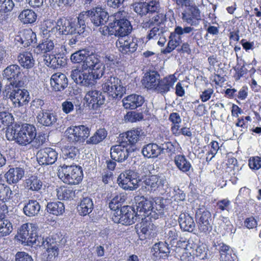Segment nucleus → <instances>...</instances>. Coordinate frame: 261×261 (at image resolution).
<instances>
[{
  "label": "nucleus",
  "instance_id": "nucleus-1",
  "mask_svg": "<svg viewBox=\"0 0 261 261\" xmlns=\"http://www.w3.org/2000/svg\"><path fill=\"white\" fill-rule=\"evenodd\" d=\"M125 199L126 196L124 194H118L109 203V207L111 210L115 211L112 218L114 222L129 225L137 221L139 216L136 215V211L134 206H122Z\"/></svg>",
  "mask_w": 261,
  "mask_h": 261
},
{
  "label": "nucleus",
  "instance_id": "nucleus-2",
  "mask_svg": "<svg viewBox=\"0 0 261 261\" xmlns=\"http://www.w3.org/2000/svg\"><path fill=\"white\" fill-rule=\"evenodd\" d=\"M136 205L134 206L136 211V215L141 218H146L151 220H156L164 215L165 205L164 199L156 201L147 199L144 197H138L135 199Z\"/></svg>",
  "mask_w": 261,
  "mask_h": 261
},
{
  "label": "nucleus",
  "instance_id": "nucleus-3",
  "mask_svg": "<svg viewBox=\"0 0 261 261\" xmlns=\"http://www.w3.org/2000/svg\"><path fill=\"white\" fill-rule=\"evenodd\" d=\"M88 59L86 62L85 65H82L81 75L79 76V84L85 86L94 84L95 80L99 79L105 73V65L98 59Z\"/></svg>",
  "mask_w": 261,
  "mask_h": 261
},
{
  "label": "nucleus",
  "instance_id": "nucleus-4",
  "mask_svg": "<svg viewBox=\"0 0 261 261\" xmlns=\"http://www.w3.org/2000/svg\"><path fill=\"white\" fill-rule=\"evenodd\" d=\"M36 136V127L28 123L23 124L21 126L15 125L14 126L8 128L6 132V136L8 140H14L21 145L31 143Z\"/></svg>",
  "mask_w": 261,
  "mask_h": 261
},
{
  "label": "nucleus",
  "instance_id": "nucleus-5",
  "mask_svg": "<svg viewBox=\"0 0 261 261\" xmlns=\"http://www.w3.org/2000/svg\"><path fill=\"white\" fill-rule=\"evenodd\" d=\"M102 90L109 97L110 99H121L126 89L122 85L121 80L110 73L109 69L105 68V73L102 75Z\"/></svg>",
  "mask_w": 261,
  "mask_h": 261
},
{
  "label": "nucleus",
  "instance_id": "nucleus-6",
  "mask_svg": "<svg viewBox=\"0 0 261 261\" xmlns=\"http://www.w3.org/2000/svg\"><path fill=\"white\" fill-rule=\"evenodd\" d=\"M126 13L124 11H119L114 15V19L112 22V33L118 37V39L128 36L132 31V26L126 18Z\"/></svg>",
  "mask_w": 261,
  "mask_h": 261
},
{
  "label": "nucleus",
  "instance_id": "nucleus-7",
  "mask_svg": "<svg viewBox=\"0 0 261 261\" xmlns=\"http://www.w3.org/2000/svg\"><path fill=\"white\" fill-rule=\"evenodd\" d=\"M22 87L15 85L6 86V96L10 99L15 107L23 106L29 101V92L25 89H21Z\"/></svg>",
  "mask_w": 261,
  "mask_h": 261
},
{
  "label": "nucleus",
  "instance_id": "nucleus-8",
  "mask_svg": "<svg viewBox=\"0 0 261 261\" xmlns=\"http://www.w3.org/2000/svg\"><path fill=\"white\" fill-rule=\"evenodd\" d=\"M18 239L24 245L32 246L35 244L37 246V243H40L41 241L39 239L42 238L37 235L36 230L33 226L32 224H23L18 231Z\"/></svg>",
  "mask_w": 261,
  "mask_h": 261
},
{
  "label": "nucleus",
  "instance_id": "nucleus-9",
  "mask_svg": "<svg viewBox=\"0 0 261 261\" xmlns=\"http://www.w3.org/2000/svg\"><path fill=\"white\" fill-rule=\"evenodd\" d=\"M119 186L124 190L130 191L136 189L141 181L139 174L132 170H127L121 173L118 177Z\"/></svg>",
  "mask_w": 261,
  "mask_h": 261
},
{
  "label": "nucleus",
  "instance_id": "nucleus-10",
  "mask_svg": "<svg viewBox=\"0 0 261 261\" xmlns=\"http://www.w3.org/2000/svg\"><path fill=\"white\" fill-rule=\"evenodd\" d=\"M90 10L81 12L79 16L73 15L69 17L68 19V33L73 34L74 33L80 34V32H84V29L86 27V23L89 18L90 19Z\"/></svg>",
  "mask_w": 261,
  "mask_h": 261
},
{
  "label": "nucleus",
  "instance_id": "nucleus-11",
  "mask_svg": "<svg viewBox=\"0 0 261 261\" xmlns=\"http://www.w3.org/2000/svg\"><path fill=\"white\" fill-rule=\"evenodd\" d=\"M132 9L138 15L143 17L147 14L150 15L161 9L159 0H149L145 2H137L134 3Z\"/></svg>",
  "mask_w": 261,
  "mask_h": 261
},
{
  "label": "nucleus",
  "instance_id": "nucleus-12",
  "mask_svg": "<svg viewBox=\"0 0 261 261\" xmlns=\"http://www.w3.org/2000/svg\"><path fill=\"white\" fill-rule=\"evenodd\" d=\"M36 42V35L31 29H24L19 32L14 38V43L17 47H27Z\"/></svg>",
  "mask_w": 261,
  "mask_h": 261
},
{
  "label": "nucleus",
  "instance_id": "nucleus-13",
  "mask_svg": "<svg viewBox=\"0 0 261 261\" xmlns=\"http://www.w3.org/2000/svg\"><path fill=\"white\" fill-rule=\"evenodd\" d=\"M4 78L10 82L9 85L23 86L22 74L20 67L16 64L10 65L6 68L3 73Z\"/></svg>",
  "mask_w": 261,
  "mask_h": 261
},
{
  "label": "nucleus",
  "instance_id": "nucleus-14",
  "mask_svg": "<svg viewBox=\"0 0 261 261\" xmlns=\"http://www.w3.org/2000/svg\"><path fill=\"white\" fill-rule=\"evenodd\" d=\"M181 19L184 22L190 24V27H197L201 20L200 10L195 5L192 4L181 13Z\"/></svg>",
  "mask_w": 261,
  "mask_h": 261
},
{
  "label": "nucleus",
  "instance_id": "nucleus-15",
  "mask_svg": "<svg viewBox=\"0 0 261 261\" xmlns=\"http://www.w3.org/2000/svg\"><path fill=\"white\" fill-rule=\"evenodd\" d=\"M138 42L137 38L127 36L118 39L116 42V45L121 53L129 54L134 53L137 50Z\"/></svg>",
  "mask_w": 261,
  "mask_h": 261
},
{
  "label": "nucleus",
  "instance_id": "nucleus-16",
  "mask_svg": "<svg viewBox=\"0 0 261 261\" xmlns=\"http://www.w3.org/2000/svg\"><path fill=\"white\" fill-rule=\"evenodd\" d=\"M195 215L198 219V227L201 232L207 233L212 229L211 214L209 211L199 208Z\"/></svg>",
  "mask_w": 261,
  "mask_h": 261
},
{
  "label": "nucleus",
  "instance_id": "nucleus-17",
  "mask_svg": "<svg viewBox=\"0 0 261 261\" xmlns=\"http://www.w3.org/2000/svg\"><path fill=\"white\" fill-rule=\"evenodd\" d=\"M128 143L125 141H121L119 144L111 148V157L115 161L122 162L126 160L129 155L127 148Z\"/></svg>",
  "mask_w": 261,
  "mask_h": 261
},
{
  "label": "nucleus",
  "instance_id": "nucleus-18",
  "mask_svg": "<svg viewBox=\"0 0 261 261\" xmlns=\"http://www.w3.org/2000/svg\"><path fill=\"white\" fill-rule=\"evenodd\" d=\"M194 30L193 27L176 26L173 33L170 34L168 44L174 49L182 42L181 37L184 34H190Z\"/></svg>",
  "mask_w": 261,
  "mask_h": 261
},
{
  "label": "nucleus",
  "instance_id": "nucleus-19",
  "mask_svg": "<svg viewBox=\"0 0 261 261\" xmlns=\"http://www.w3.org/2000/svg\"><path fill=\"white\" fill-rule=\"evenodd\" d=\"M90 20L95 26L105 25L108 21L109 15L107 12L100 7H96L90 9Z\"/></svg>",
  "mask_w": 261,
  "mask_h": 261
},
{
  "label": "nucleus",
  "instance_id": "nucleus-20",
  "mask_svg": "<svg viewBox=\"0 0 261 261\" xmlns=\"http://www.w3.org/2000/svg\"><path fill=\"white\" fill-rule=\"evenodd\" d=\"M140 220L141 222L136 225V229L140 239L144 240L149 236L155 226L152 222L153 220L146 218H141Z\"/></svg>",
  "mask_w": 261,
  "mask_h": 261
},
{
  "label": "nucleus",
  "instance_id": "nucleus-21",
  "mask_svg": "<svg viewBox=\"0 0 261 261\" xmlns=\"http://www.w3.org/2000/svg\"><path fill=\"white\" fill-rule=\"evenodd\" d=\"M57 155V153L53 149L45 148L37 152V159L40 165H51L56 162Z\"/></svg>",
  "mask_w": 261,
  "mask_h": 261
},
{
  "label": "nucleus",
  "instance_id": "nucleus-22",
  "mask_svg": "<svg viewBox=\"0 0 261 261\" xmlns=\"http://www.w3.org/2000/svg\"><path fill=\"white\" fill-rule=\"evenodd\" d=\"M100 56L94 53L89 48L80 50L71 55L70 60L73 63H80L83 62L82 65H85L86 62L89 59L92 62L94 59H98Z\"/></svg>",
  "mask_w": 261,
  "mask_h": 261
},
{
  "label": "nucleus",
  "instance_id": "nucleus-23",
  "mask_svg": "<svg viewBox=\"0 0 261 261\" xmlns=\"http://www.w3.org/2000/svg\"><path fill=\"white\" fill-rule=\"evenodd\" d=\"M41 242L37 243V246L43 247L46 249V252L44 253L47 256V259H50L53 257L57 256L59 253V248L57 247V242L52 238H39Z\"/></svg>",
  "mask_w": 261,
  "mask_h": 261
},
{
  "label": "nucleus",
  "instance_id": "nucleus-24",
  "mask_svg": "<svg viewBox=\"0 0 261 261\" xmlns=\"http://www.w3.org/2000/svg\"><path fill=\"white\" fill-rule=\"evenodd\" d=\"M105 97V95H102L101 92L97 90H91L87 93L84 99L89 107L96 109L98 106L104 103Z\"/></svg>",
  "mask_w": 261,
  "mask_h": 261
},
{
  "label": "nucleus",
  "instance_id": "nucleus-25",
  "mask_svg": "<svg viewBox=\"0 0 261 261\" xmlns=\"http://www.w3.org/2000/svg\"><path fill=\"white\" fill-rule=\"evenodd\" d=\"M66 184H78L82 179L83 173L81 167L77 166H66Z\"/></svg>",
  "mask_w": 261,
  "mask_h": 261
},
{
  "label": "nucleus",
  "instance_id": "nucleus-26",
  "mask_svg": "<svg viewBox=\"0 0 261 261\" xmlns=\"http://www.w3.org/2000/svg\"><path fill=\"white\" fill-rule=\"evenodd\" d=\"M176 79L174 75L166 76L158 82V84L155 89V91L162 95H164L173 88Z\"/></svg>",
  "mask_w": 261,
  "mask_h": 261
},
{
  "label": "nucleus",
  "instance_id": "nucleus-27",
  "mask_svg": "<svg viewBox=\"0 0 261 261\" xmlns=\"http://www.w3.org/2000/svg\"><path fill=\"white\" fill-rule=\"evenodd\" d=\"M178 223L184 231L193 232L195 229V223L193 217L187 213H181L178 217Z\"/></svg>",
  "mask_w": 261,
  "mask_h": 261
},
{
  "label": "nucleus",
  "instance_id": "nucleus-28",
  "mask_svg": "<svg viewBox=\"0 0 261 261\" xmlns=\"http://www.w3.org/2000/svg\"><path fill=\"white\" fill-rule=\"evenodd\" d=\"M24 173L23 167L11 168L5 174V178L9 184H16L24 176Z\"/></svg>",
  "mask_w": 261,
  "mask_h": 261
},
{
  "label": "nucleus",
  "instance_id": "nucleus-29",
  "mask_svg": "<svg viewBox=\"0 0 261 261\" xmlns=\"http://www.w3.org/2000/svg\"><path fill=\"white\" fill-rule=\"evenodd\" d=\"M145 184L150 187L151 190L155 191L163 188L167 183L166 178L163 174L152 175L144 181Z\"/></svg>",
  "mask_w": 261,
  "mask_h": 261
},
{
  "label": "nucleus",
  "instance_id": "nucleus-30",
  "mask_svg": "<svg viewBox=\"0 0 261 261\" xmlns=\"http://www.w3.org/2000/svg\"><path fill=\"white\" fill-rule=\"evenodd\" d=\"M123 106L126 109H135L141 107L144 102L143 96L137 94H131L122 100Z\"/></svg>",
  "mask_w": 261,
  "mask_h": 261
},
{
  "label": "nucleus",
  "instance_id": "nucleus-31",
  "mask_svg": "<svg viewBox=\"0 0 261 261\" xmlns=\"http://www.w3.org/2000/svg\"><path fill=\"white\" fill-rule=\"evenodd\" d=\"M65 31V19L61 18L57 20L56 25L49 29L48 26L43 30L44 34L47 33H51L56 36L57 38L64 40V32Z\"/></svg>",
  "mask_w": 261,
  "mask_h": 261
},
{
  "label": "nucleus",
  "instance_id": "nucleus-32",
  "mask_svg": "<svg viewBox=\"0 0 261 261\" xmlns=\"http://www.w3.org/2000/svg\"><path fill=\"white\" fill-rule=\"evenodd\" d=\"M145 137L144 132L140 128L131 129L125 133L122 136L124 140L128 145H134L138 141L142 140Z\"/></svg>",
  "mask_w": 261,
  "mask_h": 261
},
{
  "label": "nucleus",
  "instance_id": "nucleus-33",
  "mask_svg": "<svg viewBox=\"0 0 261 261\" xmlns=\"http://www.w3.org/2000/svg\"><path fill=\"white\" fill-rule=\"evenodd\" d=\"M160 75L156 71L150 70L145 74L143 81L144 85L147 89L155 90L160 80Z\"/></svg>",
  "mask_w": 261,
  "mask_h": 261
},
{
  "label": "nucleus",
  "instance_id": "nucleus-34",
  "mask_svg": "<svg viewBox=\"0 0 261 261\" xmlns=\"http://www.w3.org/2000/svg\"><path fill=\"white\" fill-rule=\"evenodd\" d=\"M161 8L158 12H154L149 15V20L143 23V28L145 29L151 28L153 26L159 25L163 22V14L161 12Z\"/></svg>",
  "mask_w": 261,
  "mask_h": 261
},
{
  "label": "nucleus",
  "instance_id": "nucleus-35",
  "mask_svg": "<svg viewBox=\"0 0 261 261\" xmlns=\"http://www.w3.org/2000/svg\"><path fill=\"white\" fill-rule=\"evenodd\" d=\"M38 123L44 126H50L56 121L55 116L47 110H41L37 116Z\"/></svg>",
  "mask_w": 261,
  "mask_h": 261
},
{
  "label": "nucleus",
  "instance_id": "nucleus-36",
  "mask_svg": "<svg viewBox=\"0 0 261 261\" xmlns=\"http://www.w3.org/2000/svg\"><path fill=\"white\" fill-rule=\"evenodd\" d=\"M50 84L56 91H63L65 86V74L60 72L53 74L51 78Z\"/></svg>",
  "mask_w": 261,
  "mask_h": 261
},
{
  "label": "nucleus",
  "instance_id": "nucleus-37",
  "mask_svg": "<svg viewBox=\"0 0 261 261\" xmlns=\"http://www.w3.org/2000/svg\"><path fill=\"white\" fill-rule=\"evenodd\" d=\"M40 205L35 200H29L23 208L24 214L28 217L37 216L40 211Z\"/></svg>",
  "mask_w": 261,
  "mask_h": 261
},
{
  "label": "nucleus",
  "instance_id": "nucleus-38",
  "mask_svg": "<svg viewBox=\"0 0 261 261\" xmlns=\"http://www.w3.org/2000/svg\"><path fill=\"white\" fill-rule=\"evenodd\" d=\"M76 208L80 215L86 216L88 215L93 209V201L89 197H84Z\"/></svg>",
  "mask_w": 261,
  "mask_h": 261
},
{
  "label": "nucleus",
  "instance_id": "nucleus-39",
  "mask_svg": "<svg viewBox=\"0 0 261 261\" xmlns=\"http://www.w3.org/2000/svg\"><path fill=\"white\" fill-rule=\"evenodd\" d=\"M20 65L24 68H32L35 64V60L32 53L29 51L21 53L17 57Z\"/></svg>",
  "mask_w": 261,
  "mask_h": 261
},
{
  "label": "nucleus",
  "instance_id": "nucleus-40",
  "mask_svg": "<svg viewBox=\"0 0 261 261\" xmlns=\"http://www.w3.org/2000/svg\"><path fill=\"white\" fill-rule=\"evenodd\" d=\"M160 150L158 145L155 143H149L143 147L142 153L145 157L154 158L160 154Z\"/></svg>",
  "mask_w": 261,
  "mask_h": 261
},
{
  "label": "nucleus",
  "instance_id": "nucleus-41",
  "mask_svg": "<svg viewBox=\"0 0 261 261\" xmlns=\"http://www.w3.org/2000/svg\"><path fill=\"white\" fill-rule=\"evenodd\" d=\"M65 205L63 202L60 201L50 202L46 205L47 212L56 216L61 215L65 212Z\"/></svg>",
  "mask_w": 261,
  "mask_h": 261
},
{
  "label": "nucleus",
  "instance_id": "nucleus-42",
  "mask_svg": "<svg viewBox=\"0 0 261 261\" xmlns=\"http://www.w3.org/2000/svg\"><path fill=\"white\" fill-rule=\"evenodd\" d=\"M174 161L178 169L183 172L189 171L192 168L191 163L184 155H176Z\"/></svg>",
  "mask_w": 261,
  "mask_h": 261
},
{
  "label": "nucleus",
  "instance_id": "nucleus-43",
  "mask_svg": "<svg viewBox=\"0 0 261 261\" xmlns=\"http://www.w3.org/2000/svg\"><path fill=\"white\" fill-rule=\"evenodd\" d=\"M18 18L23 23H32L36 21L37 15L33 10L26 9L20 13Z\"/></svg>",
  "mask_w": 261,
  "mask_h": 261
},
{
  "label": "nucleus",
  "instance_id": "nucleus-44",
  "mask_svg": "<svg viewBox=\"0 0 261 261\" xmlns=\"http://www.w3.org/2000/svg\"><path fill=\"white\" fill-rule=\"evenodd\" d=\"M25 185L30 190L38 191L41 189L42 182L37 177L32 176L25 179Z\"/></svg>",
  "mask_w": 261,
  "mask_h": 261
},
{
  "label": "nucleus",
  "instance_id": "nucleus-45",
  "mask_svg": "<svg viewBox=\"0 0 261 261\" xmlns=\"http://www.w3.org/2000/svg\"><path fill=\"white\" fill-rule=\"evenodd\" d=\"M11 222L4 218H0V238L9 236L13 230Z\"/></svg>",
  "mask_w": 261,
  "mask_h": 261
},
{
  "label": "nucleus",
  "instance_id": "nucleus-46",
  "mask_svg": "<svg viewBox=\"0 0 261 261\" xmlns=\"http://www.w3.org/2000/svg\"><path fill=\"white\" fill-rule=\"evenodd\" d=\"M153 248L154 249L158 250L160 257L164 259L168 256L170 252L169 245L166 241L164 242H160L158 243H156Z\"/></svg>",
  "mask_w": 261,
  "mask_h": 261
},
{
  "label": "nucleus",
  "instance_id": "nucleus-47",
  "mask_svg": "<svg viewBox=\"0 0 261 261\" xmlns=\"http://www.w3.org/2000/svg\"><path fill=\"white\" fill-rule=\"evenodd\" d=\"M13 117L9 112H3L0 113V129L3 130L6 127L9 126L13 123Z\"/></svg>",
  "mask_w": 261,
  "mask_h": 261
},
{
  "label": "nucleus",
  "instance_id": "nucleus-48",
  "mask_svg": "<svg viewBox=\"0 0 261 261\" xmlns=\"http://www.w3.org/2000/svg\"><path fill=\"white\" fill-rule=\"evenodd\" d=\"M107 131L105 129H99L87 141V144H96L102 141L107 136Z\"/></svg>",
  "mask_w": 261,
  "mask_h": 261
},
{
  "label": "nucleus",
  "instance_id": "nucleus-49",
  "mask_svg": "<svg viewBox=\"0 0 261 261\" xmlns=\"http://www.w3.org/2000/svg\"><path fill=\"white\" fill-rule=\"evenodd\" d=\"M164 28L161 26H153L148 32L147 38L150 39H158L161 36H163Z\"/></svg>",
  "mask_w": 261,
  "mask_h": 261
},
{
  "label": "nucleus",
  "instance_id": "nucleus-50",
  "mask_svg": "<svg viewBox=\"0 0 261 261\" xmlns=\"http://www.w3.org/2000/svg\"><path fill=\"white\" fill-rule=\"evenodd\" d=\"M54 43L50 39H44L41 43L37 46V49L40 50L42 53H46L52 50L54 48Z\"/></svg>",
  "mask_w": 261,
  "mask_h": 261
},
{
  "label": "nucleus",
  "instance_id": "nucleus-51",
  "mask_svg": "<svg viewBox=\"0 0 261 261\" xmlns=\"http://www.w3.org/2000/svg\"><path fill=\"white\" fill-rule=\"evenodd\" d=\"M77 126H72L66 129V140L71 143L77 142Z\"/></svg>",
  "mask_w": 261,
  "mask_h": 261
},
{
  "label": "nucleus",
  "instance_id": "nucleus-52",
  "mask_svg": "<svg viewBox=\"0 0 261 261\" xmlns=\"http://www.w3.org/2000/svg\"><path fill=\"white\" fill-rule=\"evenodd\" d=\"M12 194V192L8 186L0 183V200L5 201L9 200Z\"/></svg>",
  "mask_w": 261,
  "mask_h": 261
},
{
  "label": "nucleus",
  "instance_id": "nucleus-53",
  "mask_svg": "<svg viewBox=\"0 0 261 261\" xmlns=\"http://www.w3.org/2000/svg\"><path fill=\"white\" fill-rule=\"evenodd\" d=\"M47 136L44 133H39L38 135L35 137L31 142L32 146L36 148H39L46 141Z\"/></svg>",
  "mask_w": 261,
  "mask_h": 261
},
{
  "label": "nucleus",
  "instance_id": "nucleus-54",
  "mask_svg": "<svg viewBox=\"0 0 261 261\" xmlns=\"http://www.w3.org/2000/svg\"><path fill=\"white\" fill-rule=\"evenodd\" d=\"M178 232H179L173 227L167 229L165 233L166 241L172 242V241L177 240Z\"/></svg>",
  "mask_w": 261,
  "mask_h": 261
},
{
  "label": "nucleus",
  "instance_id": "nucleus-55",
  "mask_svg": "<svg viewBox=\"0 0 261 261\" xmlns=\"http://www.w3.org/2000/svg\"><path fill=\"white\" fill-rule=\"evenodd\" d=\"M79 132H77V142L83 141L87 138L90 134V129L84 125L77 126Z\"/></svg>",
  "mask_w": 261,
  "mask_h": 261
},
{
  "label": "nucleus",
  "instance_id": "nucleus-56",
  "mask_svg": "<svg viewBox=\"0 0 261 261\" xmlns=\"http://www.w3.org/2000/svg\"><path fill=\"white\" fill-rule=\"evenodd\" d=\"M14 6L12 0H0V12L6 13L11 11Z\"/></svg>",
  "mask_w": 261,
  "mask_h": 261
},
{
  "label": "nucleus",
  "instance_id": "nucleus-57",
  "mask_svg": "<svg viewBox=\"0 0 261 261\" xmlns=\"http://www.w3.org/2000/svg\"><path fill=\"white\" fill-rule=\"evenodd\" d=\"M208 250L203 246L197 247L194 254L200 259H205L207 258Z\"/></svg>",
  "mask_w": 261,
  "mask_h": 261
},
{
  "label": "nucleus",
  "instance_id": "nucleus-58",
  "mask_svg": "<svg viewBox=\"0 0 261 261\" xmlns=\"http://www.w3.org/2000/svg\"><path fill=\"white\" fill-rule=\"evenodd\" d=\"M15 261H34L32 256L28 253L24 251H20L15 255Z\"/></svg>",
  "mask_w": 261,
  "mask_h": 261
},
{
  "label": "nucleus",
  "instance_id": "nucleus-59",
  "mask_svg": "<svg viewBox=\"0 0 261 261\" xmlns=\"http://www.w3.org/2000/svg\"><path fill=\"white\" fill-rule=\"evenodd\" d=\"M160 154L165 152H172L174 150V147L171 142H167L159 146Z\"/></svg>",
  "mask_w": 261,
  "mask_h": 261
},
{
  "label": "nucleus",
  "instance_id": "nucleus-60",
  "mask_svg": "<svg viewBox=\"0 0 261 261\" xmlns=\"http://www.w3.org/2000/svg\"><path fill=\"white\" fill-rule=\"evenodd\" d=\"M221 226L227 233H234L235 230H233V226L229 220L227 218L223 217V221Z\"/></svg>",
  "mask_w": 261,
  "mask_h": 261
},
{
  "label": "nucleus",
  "instance_id": "nucleus-61",
  "mask_svg": "<svg viewBox=\"0 0 261 261\" xmlns=\"http://www.w3.org/2000/svg\"><path fill=\"white\" fill-rule=\"evenodd\" d=\"M250 167L253 169H258L261 168V158L258 156L253 157L249 161Z\"/></svg>",
  "mask_w": 261,
  "mask_h": 261
},
{
  "label": "nucleus",
  "instance_id": "nucleus-62",
  "mask_svg": "<svg viewBox=\"0 0 261 261\" xmlns=\"http://www.w3.org/2000/svg\"><path fill=\"white\" fill-rule=\"evenodd\" d=\"M109 26L103 25V27H101L99 29V31L100 33V34L102 35L106 36V35H114V33H112V30H113V24L112 22H111L109 24Z\"/></svg>",
  "mask_w": 261,
  "mask_h": 261
},
{
  "label": "nucleus",
  "instance_id": "nucleus-63",
  "mask_svg": "<svg viewBox=\"0 0 261 261\" xmlns=\"http://www.w3.org/2000/svg\"><path fill=\"white\" fill-rule=\"evenodd\" d=\"M174 192L175 194L173 196V198L175 201L178 202L184 201L185 199L186 195L185 193L179 188H175L174 189Z\"/></svg>",
  "mask_w": 261,
  "mask_h": 261
},
{
  "label": "nucleus",
  "instance_id": "nucleus-64",
  "mask_svg": "<svg viewBox=\"0 0 261 261\" xmlns=\"http://www.w3.org/2000/svg\"><path fill=\"white\" fill-rule=\"evenodd\" d=\"M230 204V201L227 199H224L221 200H219L217 203V205L219 209L221 211H229V206Z\"/></svg>",
  "mask_w": 261,
  "mask_h": 261
}]
</instances>
